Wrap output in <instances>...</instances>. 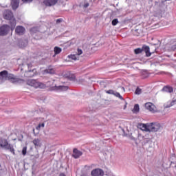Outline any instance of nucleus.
I'll return each instance as SVG.
<instances>
[{
	"instance_id": "1",
	"label": "nucleus",
	"mask_w": 176,
	"mask_h": 176,
	"mask_svg": "<svg viewBox=\"0 0 176 176\" xmlns=\"http://www.w3.org/2000/svg\"><path fill=\"white\" fill-rule=\"evenodd\" d=\"M3 17L5 20H9L10 24L11 25V30H13L16 28V24H17L16 21V19L13 16V12L10 10H6L3 11Z\"/></svg>"
},
{
	"instance_id": "2",
	"label": "nucleus",
	"mask_w": 176,
	"mask_h": 176,
	"mask_svg": "<svg viewBox=\"0 0 176 176\" xmlns=\"http://www.w3.org/2000/svg\"><path fill=\"white\" fill-rule=\"evenodd\" d=\"M0 146L3 149H6V151H10L11 153L16 155V153H14V148L13 147V145L9 144L8 140L0 138Z\"/></svg>"
},
{
	"instance_id": "3",
	"label": "nucleus",
	"mask_w": 176,
	"mask_h": 176,
	"mask_svg": "<svg viewBox=\"0 0 176 176\" xmlns=\"http://www.w3.org/2000/svg\"><path fill=\"white\" fill-rule=\"evenodd\" d=\"M27 85L31 86L32 87H34L35 89H45L46 87V85L36 81V80H28L27 81Z\"/></svg>"
},
{
	"instance_id": "4",
	"label": "nucleus",
	"mask_w": 176,
	"mask_h": 176,
	"mask_svg": "<svg viewBox=\"0 0 176 176\" xmlns=\"http://www.w3.org/2000/svg\"><path fill=\"white\" fill-rule=\"evenodd\" d=\"M162 126H160V124L159 123H151L148 124V131L151 132H156L159 131L160 130Z\"/></svg>"
},
{
	"instance_id": "5",
	"label": "nucleus",
	"mask_w": 176,
	"mask_h": 176,
	"mask_svg": "<svg viewBox=\"0 0 176 176\" xmlns=\"http://www.w3.org/2000/svg\"><path fill=\"white\" fill-rule=\"evenodd\" d=\"M10 27L8 25H3L0 28V36H5V35H8V32H9V29Z\"/></svg>"
},
{
	"instance_id": "6",
	"label": "nucleus",
	"mask_w": 176,
	"mask_h": 176,
	"mask_svg": "<svg viewBox=\"0 0 176 176\" xmlns=\"http://www.w3.org/2000/svg\"><path fill=\"white\" fill-rule=\"evenodd\" d=\"M145 108L152 112V113H155L156 112V106L153 104L152 102H147L145 104Z\"/></svg>"
},
{
	"instance_id": "7",
	"label": "nucleus",
	"mask_w": 176,
	"mask_h": 176,
	"mask_svg": "<svg viewBox=\"0 0 176 176\" xmlns=\"http://www.w3.org/2000/svg\"><path fill=\"white\" fill-rule=\"evenodd\" d=\"M52 90L54 91H67L68 90L67 86H54L52 87Z\"/></svg>"
},
{
	"instance_id": "8",
	"label": "nucleus",
	"mask_w": 176,
	"mask_h": 176,
	"mask_svg": "<svg viewBox=\"0 0 176 176\" xmlns=\"http://www.w3.org/2000/svg\"><path fill=\"white\" fill-rule=\"evenodd\" d=\"M58 2V0H44L43 3L45 6L52 7L54 6Z\"/></svg>"
},
{
	"instance_id": "9",
	"label": "nucleus",
	"mask_w": 176,
	"mask_h": 176,
	"mask_svg": "<svg viewBox=\"0 0 176 176\" xmlns=\"http://www.w3.org/2000/svg\"><path fill=\"white\" fill-rule=\"evenodd\" d=\"M15 32L17 35H24V32H25V28L19 25L15 28Z\"/></svg>"
},
{
	"instance_id": "10",
	"label": "nucleus",
	"mask_w": 176,
	"mask_h": 176,
	"mask_svg": "<svg viewBox=\"0 0 176 176\" xmlns=\"http://www.w3.org/2000/svg\"><path fill=\"white\" fill-rule=\"evenodd\" d=\"M92 176H103L104 175V170L102 169L96 168L91 171Z\"/></svg>"
},
{
	"instance_id": "11",
	"label": "nucleus",
	"mask_w": 176,
	"mask_h": 176,
	"mask_svg": "<svg viewBox=\"0 0 176 176\" xmlns=\"http://www.w3.org/2000/svg\"><path fill=\"white\" fill-rule=\"evenodd\" d=\"M83 153H82V151L78 150L77 148H74L73 150V157H74V159H79V157H80V156H82Z\"/></svg>"
},
{
	"instance_id": "12",
	"label": "nucleus",
	"mask_w": 176,
	"mask_h": 176,
	"mask_svg": "<svg viewBox=\"0 0 176 176\" xmlns=\"http://www.w3.org/2000/svg\"><path fill=\"white\" fill-rule=\"evenodd\" d=\"M19 5H20V0H12L11 6H12L13 10H16V9H17V8H19Z\"/></svg>"
},
{
	"instance_id": "13",
	"label": "nucleus",
	"mask_w": 176,
	"mask_h": 176,
	"mask_svg": "<svg viewBox=\"0 0 176 176\" xmlns=\"http://www.w3.org/2000/svg\"><path fill=\"white\" fill-rule=\"evenodd\" d=\"M142 52H145L146 57H151L152 53L150 52L149 46L144 45L142 48Z\"/></svg>"
},
{
	"instance_id": "14",
	"label": "nucleus",
	"mask_w": 176,
	"mask_h": 176,
	"mask_svg": "<svg viewBox=\"0 0 176 176\" xmlns=\"http://www.w3.org/2000/svg\"><path fill=\"white\" fill-rule=\"evenodd\" d=\"M138 127H139V129H140V130H142V131H149V128H148L149 124H139Z\"/></svg>"
},
{
	"instance_id": "15",
	"label": "nucleus",
	"mask_w": 176,
	"mask_h": 176,
	"mask_svg": "<svg viewBox=\"0 0 176 176\" xmlns=\"http://www.w3.org/2000/svg\"><path fill=\"white\" fill-rule=\"evenodd\" d=\"M44 74H50L51 75H53L56 74V70H54V68H53V67L50 66L47 69L44 70Z\"/></svg>"
},
{
	"instance_id": "16",
	"label": "nucleus",
	"mask_w": 176,
	"mask_h": 176,
	"mask_svg": "<svg viewBox=\"0 0 176 176\" xmlns=\"http://www.w3.org/2000/svg\"><path fill=\"white\" fill-rule=\"evenodd\" d=\"M32 143L34 144L35 148H41V146L42 145V143L41 142V139L36 138L32 141Z\"/></svg>"
},
{
	"instance_id": "17",
	"label": "nucleus",
	"mask_w": 176,
	"mask_h": 176,
	"mask_svg": "<svg viewBox=\"0 0 176 176\" xmlns=\"http://www.w3.org/2000/svg\"><path fill=\"white\" fill-rule=\"evenodd\" d=\"M162 91H166V93H173V91H174V89H173V87L165 86L162 89Z\"/></svg>"
},
{
	"instance_id": "18",
	"label": "nucleus",
	"mask_w": 176,
	"mask_h": 176,
	"mask_svg": "<svg viewBox=\"0 0 176 176\" xmlns=\"http://www.w3.org/2000/svg\"><path fill=\"white\" fill-rule=\"evenodd\" d=\"M0 76L2 78V79L6 80L8 77V71L4 70L0 72Z\"/></svg>"
},
{
	"instance_id": "19",
	"label": "nucleus",
	"mask_w": 176,
	"mask_h": 176,
	"mask_svg": "<svg viewBox=\"0 0 176 176\" xmlns=\"http://www.w3.org/2000/svg\"><path fill=\"white\" fill-rule=\"evenodd\" d=\"M133 112V113H138V112H140V105H138V104H135Z\"/></svg>"
},
{
	"instance_id": "20",
	"label": "nucleus",
	"mask_w": 176,
	"mask_h": 176,
	"mask_svg": "<svg viewBox=\"0 0 176 176\" xmlns=\"http://www.w3.org/2000/svg\"><path fill=\"white\" fill-rule=\"evenodd\" d=\"M63 50H61L59 47H55L54 49V52L55 54H60Z\"/></svg>"
},
{
	"instance_id": "21",
	"label": "nucleus",
	"mask_w": 176,
	"mask_h": 176,
	"mask_svg": "<svg viewBox=\"0 0 176 176\" xmlns=\"http://www.w3.org/2000/svg\"><path fill=\"white\" fill-rule=\"evenodd\" d=\"M80 6L86 9L87 8H89V6H90V3H89V2L85 1L84 3H81L80 4Z\"/></svg>"
},
{
	"instance_id": "22",
	"label": "nucleus",
	"mask_w": 176,
	"mask_h": 176,
	"mask_svg": "<svg viewBox=\"0 0 176 176\" xmlns=\"http://www.w3.org/2000/svg\"><path fill=\"white\" fill-rule=\"evenodd\" d=\"M68 57L72 60H74V61H76V60H78V55L72 54V55H69Z\"/></svg>"
},
{
	"instance_id": "23",
	"label": "nucleus",
	"mask_w": 176,
	"mask_h": 176,
	"mask_svg": "<svg viewBox=\"0 0 176 176\" xmlns=\"http://www.w3.org/2000/svg\"><path fill=\"white\" fill-rule=\"evenodd\" d=\"M12 79H14V76L13 74H8V73L7 74V78H6V80H10Z\"/></svg>"
},
{
	"instance_id": "24",
	"label": "nucleus",
	"mask_w": 176,
	"mask_h": 176,
	"mask_svg": "<svg viewBox=\"0 0 176 176\" xmlns=\"http://www.w3.org/2000/svg\"><path fill=\"white\" fill-rule=\"evenodd\" d=\"M43 128L45 127V124L44 122L41 123V124H38V125L36 127V130H41V128Z\"/></svg>"
},
{
	"instance_id": "25",
	"label": "nucleus",
	"mask_w": 176,
	"mask_h": 176,
	"mask_svg": "<svg viewBox=\"0 0 176 176\" xmlns=\"http://www.w3.org/2000/svg\"><path fill=\"white\" fill-rule=\"evenodd\" d=\"M141 93H142V89H141L140 87H138L135 91V94L140 95Z\"/></svg>"
},
{
	"instance_id": "26",
	"label": "nucleus",
	"mask_w": 176,
	"mask_h": 176,
	"mask_svg": "<svg viewBox=\"0 0 176 176\" xmlns=\"http://www.w3.org/2000/svg\"><path fill=\"white\" fill-rule=\"evenodd\" d=\"M113 96H116V97H118L120 100H123V97L120 96L119 92H114Z\"/></svg>"
},
{
	"instance_id": "27",
	"label": "nucleus",
	"mask_w": 176,
	"mask_h": 176,
	"mask_svg": "<svg viewBox=\"0 0 176 176\" xmlns=\"http://www.w3.org/2000/svg\"><path fill=\"white\" fill-rule=\"evenodd\" d=\"M140 53H142V49L137 48L135 50V54H140Z\"/></svg>"
},
{
	"instance_id": "28",
	"label": "nucleus",
	"mask_w": 176,
	"mask_h": 176,
	"mask_svg": "<svg viewBox=\"0 0 176 176\" xmlns=\"http://www.w3.org/2000/svg\"><path fill=\"white\" fill-rule=\"evenodd\" d=\"M22 155H23V156H25L27 155V146L23 148Z\"/></svg>"
},
{
	"instance_id": "29",
	"label": "nucleus",
	"mask_w": 176,
	"mask_h": 176,
	"mask_svg": "<svg viewBox=\"0 0 176 176\" xmlns=\"http://www.w3.org/2000/svg\"><path fill=\"white\" fill-rule=\"evenodd\" d=\"M118 23H119V21L118 20V19H115L112 21L111 24L112 25H117Z\"/></svg>"
},
{
	"instance_id": "30",
	"label": "nucleus",
	"mask_w": 176,
	"mask_h": 176,
	"mask_svg": "<svg viewBox=\"0 0 176 176\" xmlns=\"http://www.w3.org/2000/svg\"><path fill=\"white\" fill-rule=\"evenodd\" d=\"M28 75H30V76H34L35 75V73L34 72V69L32 71L29 70L27 72Z\"/></svg>"
},
{
	"instance_id": "31",
	"label": "nucleus",
	"mask_w": 176,
	"mask_h": 176,
	"mask_svg": "<svg viewBox=\"0 0 176 176\" xmlns=\"http://www.w3.org/2000/svg\"><path fill=\"white\" fill-rule=\"evenodd\" d=\"M83 53V51H82L81 49H78L77 50V56H80V54H82Z\"/></svg>"
},
{
	"instance_id": "32",
	"label": "nucleus",
	"mask_w": 176,
	"mask_h": 176,
	"mask_svg": "<svg viewBox=\"0 0 176 176\" xmlns=\"http://www.w3.org/2000/svg\"><path fill=\"white\" fill-rule=\"evenodd\" d=\"M32 1L33 0H22V2H23V3H31Z\"/></svg>"
},
{
	"instance_id": "33",
	"label": "nucleus",
	"mask_w": 176,
	"mask_h": 176,
	"mask_svg": "<svg viewBox=\"0 0 176 176\" xmlns=\"http://www.w3.org/2000/svg\"><path fill=\"white\" fill-rule=\"evenodd\" d=\"M106 93H107V94H114L115 91H113V90L110 89L106 91Z\"/></svg>"
},
{
	"instance_id": "34",
	"label": "nucleus",
	"mask_w": 176,
	"mask_h": 176,
	"mask_svg": "<svg viewBox=\"0 0 176 176\" xmlns=\"http://www.w3.org/2000/svg\"><path fill=\"white\" fill-rule=\"evenodd\" d=\"M61 22H63V19H58L56 20V24H60Z\"/></svg>"
},
{
	"instance_id": "35",
	"label": "nucleus",
	"mask_w": 176,
	"mask_h": 176,
	"mask_svg": "<svg viewBox=\"0 0 176 176\" xmlns=\"http://www.w3.org/2000/svg\"><path fill=\"white\" fill-rule=\"evenodd\" d=\"M35 30H36V28H32L30 30V31H31V32H35Z\"/></svg>"
},
{
	"instance_id": "36",
	"label": "nucleus",
	"mask_w": 176,
	"mask_h": 176,
	"mask_svg": "<svg viewBox=\"0 0 176 176\" xmlns=\"http://www.w3.org/2000/svg\"><path fill=\"white\" fill-rule=\"evenodd\" d=\"M70 79H75V76L72 75V76H69Z\"/></svg>"
},
{
	"instance_id": "37",
	"label": "nucleus",
	"mask_w": 176,
	"mask_h": 176,
	"mask_svg": "<svg viewBox=\"0 0 176 176\" xmlns=\"http://www.w3.org/2000/svg\"><path fill=\"white\" fill-rule=\"evenodd\" d=\"M173 105H174V101H173V102H171L170 105H169L168 107H173Z\"/></svg>"
},
{
	"instance_id": "38",
	"label": "nucleus",
	"mask_w": 176,
	"mask_h": 176,
	"mask_svg": "<svg viewBox=\"0 0 176 176\" xmlns=\"http://www.w3.org/2000/svg\"><path fill=\"white\" fill-rule=\"evenodd\" d=\"M59 176H66V175H65V174H64V173H60V174L59 175Z\"/></svg>"
},
{
	"instance_id": "39",
	"label": "nucleus",
	"mask_w": 176,
	"mask_h": 176,
	"mask_svg": "<svg viewBox=\"0 0 176 176\" xmlns=\"http://www.w3.org/2000/svg\"><path fill=\"white\" fill-rule=\"evenodd\" d=\"M25 46H27V44H25L23 45H21V47H25Z\"/></svg>"
},
{
	"instance_id": "40",
	"label": "nucleus",
	"mask_w": 176,
	"mask_h": 176,
	"mask_svg": "<svg viewBox=\"0 0 176 176\" xmlns=\"http://www.w3.org/2000/svg\"><path fill=\"white\" fill-rule=\"evenodd\" d=\"M138 31H140L139 30H135V32H138Z\"/></svg>"
},
{
	"instance_id": "41",
	"label": "nucleus",
	"mask_w": 176,
	"mask_h": 176,
	"mask_svg": "<svg viewBox=\"0 0 176 176\" xmlns=\"http://www.w3.org/2000/svg\"><path fill=\"white\" fill-rule=\"evenodd\" d=\"M134 35H136L137 36H138V34H135V32H134Z\"/></svg>"
},
{
	"instance_id": "42",
	"label": "nucleus",
	"mask_w": 176,
	"mask_h": 176,
	"mask_svg": "<svg viewBox=\"0 0 176 176\" xmlns=\"http://www.w3.org/2000/svg\"><path fill=\"white\" fill-rule=\"evenodd\" d=\"M125 108H126V105L124 106V109H125Z\"/></svg>"
},
{
	"instance_id": "43",
	"label": "nucleus",
	"mask_w": 176,
	"mask_h": 176,
	"mask_svg": "<svg viewBox=\"0 0 176 176\" xmlns=\"http://www.w3.org/2000/svg\"><path fill=\"white\" fill-rule=\"evenodd\" d=\"M175 49H176V45H175Z\"/></svg>"
},
{
	"instance_id": "44",
	"label": "nucleus",
	"mask_w": 176,
	"mask_h": 176,
	"mask_svg": "<svg viewBox=\"0 0 176 176\" xmlns=\"http://www.w3.org/2000/svg\"><path fill=\"white\" fill-rule=\"evenodd\" d=\"M166 1H171V0H166Z\"/></svg>"
},
{
	"instance_id": "45",
	"label": "nucleus",
	"mask_w": 176,
	"mask_h": 176,
	"mask_svg": "<svg viewBox=\"0 0 176 176\" xmlns=\"http://www.w3.org/2000/svg\"><path fill=\"white\" fill-rule=\"evenodd\" d=\"M28 67H30V65H28Z\"/></svg>"
},
{
	"instance_id": "46",
	"label": "nucleus",
	"mask_w": 176,
	"mask_h": 176,
	"mask_svg": "<svg viewBox=\"0 0 176 176\" xmlns=\"http://www.w3.org/2000/svg\"><path fill=\"white\" fill-rule=\"evenodd\" d=\"M0 167H1V164H0Z\"/></svg>"
}]
</instances>
